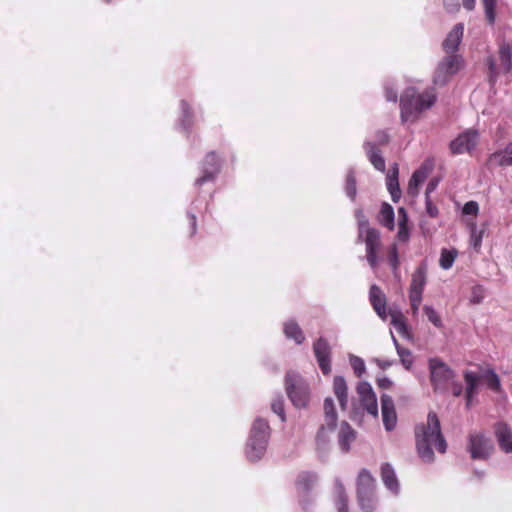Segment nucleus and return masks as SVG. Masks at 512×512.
<instances>
[{
	"label": "nucleus",
	"instance_id": "nucleus-61",
	"mask_svg": "<svg viewBox=\"0 0 512 512\" xmlns=\"http://www.w3.org/2000/svg\"><path fill=\"white\" fill-rule=\"evenodd\" d=\"M389 384H390V381L388 379H383V380L379 381V386L383 387V388L387 387Z\"/></svg>",
	"mask_w": 512,
	"mask_h": 512
},
{
	"label": "nucleus",
	"instance_id": "nucleus-22",
	"mask_svg": "<svg viewBox=\"0 0 512 512\" xmlns=\"http://www.w3.org/2000/svg\"><path fill=\"white\" fill-rule=\"evenodd\" d=\"M381 478L385 486L392 492H398L399 482L394 469L389 463H384L381 467Z\"/></svg>",
	"mask_w": 512,
	"mask_h": 512
},
{
	"label": "nucleus",
	"instance_id": "nucleus-42",
	"mask_svg": "<svg viewBox=\"0 0 512 512\" xmlns=\"http://www.w3.org/2000/svg\"><path fill=\"white\" fill-rule=\"evenodd\" d=\"M422 293V291L409 289V300L413 315H416L418 313L422 301Z\"/></svg>",
	"mask_w": 512,
	"mask_h": 512
},
{
	"label": "nucleus",
	"instance_id": "nucleus-33",
	"mask_svg": "<svg viewBox=\"0 0 512 512\" xmlns=\"http://www.w3.org/2000/svg\"><path fill=\"white\" fill-rule=\"evenodd\" d=\"M492 160L497 161L499 166L512 165V142L501 152H496L491 156Z\"/></svg>",
	"mask_w": 512,
	"mask_h": 512
},
{
	"label": "nucleus",
	"instance_id": "nucleus-24",
	"mask_svg": "<svg viewBox=\"0 0 512 512\" xmlns=\"http://www.w3.org/2000/svg\"><path fill=\"white\" fill-rule=\"evenodd\" d=\"M377 220L384 227L388 228L389 230H393L395 226L393 207L387 202H383L381 204Z\"/></svg>",
	"mask_w": 512,
	"mask_h": 512
},
{
	"label": "nucleus",
	"instance_id": "nucleus-6",
	"mask_svg": "<svg viewBox=\"0 0 512 512\" xmlns=\"http://www.w3.org/2000/svg\"><path fill=\"white\" fill-rule=\"evenodd\" d=\"M463 67V59L458 54L446 55L438 64L435 74L434 83L443 86L447 84L451 77L458 73Z\"/></svg>",
	"mask_w": 512,
	"mask_h": 512
},
{
	"label": "nucleus",
	"instance_id": "nucleus-47",
	"mask_svg": "<svg viewBox=\"0 0 512 512\" xmlns=\"http://www.w3.org/2000/svg\"><path fill=\"white\" fill-rule=\"evenodd\" d=\"M484 298V288L480 285L472 288L470 301L474 304H479Z\"/></svg>",
	"mask_w": 512,
	"mask_h": 512
},
{
	"label": "nucleus",
	"instance_id": "nucleus-1",
	"mask_svg": "<svg viewBox=\"0 0 512 512\" xmlns=\"http://www.w3.org/2000/svg\"><path fill=\"white\" fill-rule=\"evenodd\" d=\"M416 448L422 461L431 463L434 461L433 447L439 453H445L446 440L441 432L440 420L435 412H429L427 422L415 427Z\"/></svg>",
	"mask_w": 512,
	"mask_h": 512
},
{
	"label": "nucleus",
	"instance_id": "nucleus-59",
	"mask_svg": "<svg viewBox=\"0 0 512 512\" xmlns=\"http://www.w3.org/2000/svg\"><path fill=\"white\" fill-rule=\"evenodd\" d=\"M445 5H446V9L449 11V12H456L459 10V4L458 3H455L453 5H448L446 2H445Z\"/></svg>",
	"mask_w": 512,
	"mask_h": 512
},
{
	"label": "nucleus",
	"instance_id": "nucleus-9",
	"mask_svg": "<svg viewBox=\"0 0 512 512\" xmlns=\"http://www.w3.org/2000/svg\"><path fill=\"white\" fill-rule=\"evenodd\" d=\"M323 409L324 423L320 426L316 439L318 443L324 444L327 442L329 434L335 430L338 416L334 401L330 397L324 400Z\"/></svg>",
	"mask_w": 512,
	"mask_h": 512
},
{
	"label": "nucleus",
	"instance_id": "nucleus-41",
	"mask_svg": "<svg viewBox=\"0 0 512 512\" xmlns=\"http://www.w3.org/2000/svg\"><path fill=\"white\" fill-rule=\"evenodd\" d=\"M386 184H387V189L391 195L392 200L394 202H398L401 197V190L399 187L398 178L387 177Z\"/></svg>",
	"mask_w": 512,
	"mask_h": 512
},
{
	"label": "nucleus",
	"instance_id": "nucleus-26",
	"mask_svg": "<svg viewBox=\"0 0 512 512\" xmlns=\"http://www.w3.org/2000/svg\"><path fill=\"white\" fill-rule=\"evenodd\" d=\"M481 379V376L478 374L472 372V371H465L464 373V380L466 383V401L467 406L470 405L471 399L473 395L476 393L477 386L479 384V381Z\"/></svg>",
	"mask_w": 512,
	"mask_h": 512
},
{
	"label": "nucleus",
	"instance_id": "nucleus-14",
	"mask_svg": "<svg viewBox=\"0 0 512 512\" xmlns=\"http://www.w3.org/2000/svg\"><path fill=\"white\" fill-rule=\"evenodd\" d=\"M317 481V477L314 473L303 471L298 474L295 486L297 493L299 497L302 499L300 500V504L302 505L303 509H307L308 501L305 499V497L309 494V492L314 487L315 483Z\"/></svg>",
	"mask_w": 512,
	"mask_h": 512
},
{
	"label": "nucleus",
	"instance_id": "nucleus-11",
	"mask_svg": "<svg viewBox=\"0 0 512 512\" xmlns=\"http://www.w3.org/2000/svg\"><path fill=\"white\" fill-rule=\"evenodd\" d=\"M361 407L374 418L378 417V404L376 394L368 382H359L356 387Z\"/></svg>",
	"mask_w": 512,
	"mask_h": 512
},
{
	"label": "nucleus",
	"instance_id": "nucleus-57",
	"mask_svg": "<svg viewBox=\"0 0 512 512\" xmlns=\"http://www.w3.org/2000/svg\"><path fill=\"white\" fill-rule=\"evenodd\" d=\"M398 173H399L398 166H397V164H394V166L390 169L387 177L398 178Z\"/></svg>",
	"mask_w": 512,
	"mask_h": 512
},
{
	"label": "nucleus",
	"instance_id": "nucleus-12",
	"mask_svg": "<svg viewBox=\"0 0 512 512\" xmlns=\"http://www.w3.org/2000/svg\"><path fill=\"white\" fill-rule=\"evenodd\" d=\"M479 134L476 130L468 129L463 133L459 134L457 138H455L450 143L451 153L463 154L470 153L478 144Z\"/></svg>",
	"mask_w": 512,
	"mask_h": 512
},
{
	"label": "nucleus",
	"instance_id": "nucleus-28",
	"mask_svg": "<svg viewBox=\"0 0 512 512\" xmlns=\"http://www.w3.org/2000/svg\"><path fill=\"white\" fill-rule=\"evenodd\" d=\"M468 227L470 230V244L476 252H479L482 246L485 227L478 230L474 220L468 222Z\"/></svg>",
	"mask_w": 512,
	"mask_h": 512
},
{
	"label": "nucleus",
	"instance_id": "nucleus-40",
	"mask_svg": "<svg viewBox=\"0 0 512 512\" xmlns=\"http://www.w3.org/2000/svg\"><path fill=\"white\" fill-rule=\"evenodd\" d=\"M393 340L402 364L406 369H409L413 363L411 351L407 348L400 346L396 338L393 337Z\"/></svg>",
	"mask_w": 512,
	"mask_h": 512
},
{
	"label": "nucleus",
	"instance_id": "nucleus-10",
	"mask_svg": "<svg viewBox=\"0 0 512 512\" xmlns=\"http://www.w3.org/2000/svg\"><path fill=\"white\" fill-rule=\"evenodd\" d=\"M492 450L493 445L490 439L483 433L475 432L469 434L468 451L472 459H487Z\"/></svg>",
	"mask_w": 512,
	"mask_h": 512
},
{
	"label": "nucleus",
	"instance_id": "nucleus-39",
	"mask_svg": "<svg viewBox=\"0 0 512 512\" xmlns=\"http://www.w3.org/2000/svg\"><path fill=\"white\" fill-rule=\"evenodd\" d=\"M387 260L389 265L392 268L393 274L397 277L399 274V256H398V248L396 244L390 246L388 250Z\"/></svg>",
	"mask_w": 512,
	"mask_h": 512
},
{
	"label": "nucleus",
	"instance_id": "nucleus-8",
	"mask_svg": "<svg viewBox=\"0 0 512 512\" xmlns=\"http://www.w3.org/2000/svg\"><path fill=\"white\" fill-rule=\"evenodd\" d=\"M221 170V159L215 151L208 152L201 166V175L195 180V186L201 187L207 182H213Z\"/></svg>",
	"mask_w": 512,
	"mask_h": 512
},
{
	"label": "nucleus",
	"instance_id": "nucleus-20",
	"mask_svg": "<svg viewBox=\"0 0 512 512\" xmlns=\"http://www.w3.org/2000/svg\"><path fill=\"white\" fill-rule=\"evenodd\" d=\"M333 391L339 401L342 410H346L348 406V387L342 376H335L333 380Z\"/></svg>",
	"mask_w": 512,
	"mask_h": 512
},
{
	"label": "nucleus",
	"instance_id": "nucleus-13",
	"mask_svg": "<svg viewBox=\"0 0 512 512\" xmlns=\"http://www.w3.org/2000/svg\"><path fill=\"white\" fill-rule=\"evenodd\" d=\"M313 351L318 365L324 375L331 373V347L324 338L317 339L313 344Z\"/></svg>",
	"mask_w": 512,
	"mask_h": 512
},
{
	"label": "nucleus",
	"instance_id": "nucleus-37",
	"mask_svg": "<svg viewBox=\"0 0 512 512\" xmlns=\"http://www.w3.org/2000/svg\"><path fill=\"white\" fill-rule=\"evenodd\" d=\"M182 111V123L186 129H190L194 123V114L190 104L186 100L180 101Z\"/></svg>",
	"mask_w": 512,
	"mask_h": 512
},
{
	"label": "nucleus",
	"instance_id": "nucleus-18",
	"mask_svg": "<svg viewBox=\"0 0 512 512\" xmlns=\"http://www.w3.org/2000/svg\"><path fill=\"white\" fill-rule=\"evenodd\" d=\"M464 32L463 24H456L453 29L448 33L447 37L443 41V49L449 54H455L458 49V46L461 42L462 36Z\"/></svg>",
	"mask_w": 512,
	"mask_h": 512
},
{
	"label": "nucleus",
	"instance_id": "nucleus-17",
	"mask_svg": "<svg viewBox=\"0 0 512 512\" xmlns=\"http://www.w3.org/2000/svg\"><path fill=\"white\" fill-rule=\"evenodd\" d=\"M370 303L377 313V315L385 320L387 318V305L386 296L382 292L381 288L377 285H372L369 291Z\"/></svg>",
	"mask_w": 512,
	"mask_h": 512
},
{
	"label": "nucleus",
	"instance_id": "nucleus-54",
	"mask_svg": "<svg viewBox=\"0 0 512 512\" xmlns=\"http://www.w3.org/2000/svg\"><path fill=\"white\" fill-rule=\"evenodd\" d=\"M463 387L462 384L459 382H452L451 383V392L454 396L458 397L462 394Z\"/></svg>",
	"mask_w": 512,
	"mask_h": 512
},
{
	"label": "nucleus",
	"instance_id": "nucleus-21",
	"mask_svg": "<svg viewBox=\"0 0 512 512\" xmlns=\"http://www.w3.org/2000/svg\"><path fill=\"white\" fill-rule=\"evenodd\" d=\"M365 150L371 164L379 171H385V160L381 155V151L377 148L374 143L367 142L365 144Z\"/></svg>",
	"mask_w": 512,
	"mask_h": 512
},
{
	"label": "nucleus",
	"instance_id": "nucleus-49",
	"mask_svg": "<svg viewBox=\"0 0 512 512\" xmlns=\"http://www.w3.org/2000/svg\"><path fill=\"white\" fill-rule=\"evenodd\" d=\"M478 211H479V205L475 201H469V202L465 203L463 206V209H462V212L465 215L477 216Z\"/></svg>",
	"mask_w": 512,
	"mask_h": 512
},
{
	"label": "nucleus",
	"instance_id": "nucleus-58",
	"mask_svg": "<svg viewBox=\"0 0 512 512\" xmlns=\"http://www.w3.org/2000/svg\"><path fill=\"white\" fill-rule=\"evenodd\" d=\"M436 185H437V182H434V181H430L428 183L427 188H426V198L429 197V193L434 191V189L436 188Z\"/></svg>",
	"mask_w": 512,
	"mask_h": 512
},
{
	"label": "nucleus",
	"instance_id": "nucleus-60",
	"mask_svg": "<svg viewBox=\"0 0 512 512\" xmlns=\"http://www.w3.org/2000/svg\"><path fill=\"white\" fill-rule=\"evenodd\" d=\"M379 142L381 144H386L388 142V135L385 132L379 133Z\"/></svg>",
	"mask_w": 512,
	"mask_h": 512
},
{
	"label": "nucleus",
	"instance_id": "nucleus-23",
	"mask_svg": "<svg viewBox=\"0 0 512 512\" xmlns=\"http://www.w3.org/2000/svg\"><path fill=\"white\" fill-rule=\"evenodd\" d=\"M375 479L366 469H362L357 478V494L374 492Z\"/></svg>",
	"mask_w": 512,
	"mask_h": 512
},
{
	"label": "nucleus",
	"instance_id": "nucleus-38",
	"mask_svg": "<svg viewBox=\"0 0 512 512\" xmlns=\"http://www.w3.org/2000/svg\"><path fill=\"white\" fill-rule=\"evenodd\" d=\"M481 379H483L487 386L493 390V391H499L501 388V383L498 375L495 373L494 370L488 369L482 376Z\"/></svg>",
	"mask_w": 512,
	"mask_h": 512
},
{
	"label": "nucleus",
	"instance_id": "nucleus-55",
	"mask_svg": "<svg viewBox=\"0 0 512 512\" xmlns=\"http://www.w3.org/2000/svg\"><path fill=\"white\" fill-rule=\"evenodd\" d=\"M188 218H189V222H190V226H191V235H194L197 230L196 216L194 214H189Z\"/></svg>",
	"mask_w": 512,
	"mask_h": 512
},
{
	"label": "nucleus",
	"instance_id": "nucleus-5",
	"mask_svg": "<svg viewBox=\"0 0 512 512\" xmlns=\"http://www.w3.org/2000/svg\"><path fill=\"white\" fill-rule=\"evenodd\" d=\"M362 236H364L367 261L371 268L375 269L379 263L378 253L381 248L380 232L375 228L369 227L367 220H363L359 222V238Z\"/></svg>",
	"mask_w": 512,
	"mask_h": 512
},
{
	"label": "nucleus",
	"instance_id": "nucleus-25",
	"mask_svg": "<svg viewBox=\"0 0 512 512\" xmlns=\"http://www.w3.org/2000/svg\"><path fill=\"white\" fill-rule=\"evenodd\" d=\"M500 66L503 68V71L509 73L512 71V45L509 43L503 42L499 46L498 51Z\"/></svg>",
	"mask_w": 512,
	"mask_h": 512
},
{
	"label": "nucleus",
	"instance_id": "nucleus-7",
	"mask_svg": "<svg viewBox=\"0 0 512 512\" xmlns=\"http://www.w3.org/2000/svg\"><path fill=\"white\" fill-rule=\"evenodd\" d=\"M430 380L435 391L447 389L450 381L454 378V371L438 358L429 361Z\"/></svg>",
	"mask_w": 512,
	"mask_h": 512
},
{
	"label": "nucleus",
	"instance_id": "nucleus-19",
	"mask_svg": "<svg viewBox=\"0 0 512 512\" xmlns=\"http://www.w3.org/2000/svg\"><path fill=\"white\" fill-rule=\"evenodd\" d=\"M356 439V431L350 426L349 423L343 421L340 424L338 432V444L342 452L347 453L350 451L351 444Z\"/></svg>",
	"mask_w": 512,
	"mask_h": 512
},
{
	"label": "nucleus",
	"instance_id": "nucleus-48",
	"mask_svg": "<svg viewBox=\"0 0 512 512\" xmlns=\"http://www.w3.org/2000/svg\"><path fill=\"white\" fill-rule=\"evenodd\" d=\"M487 64L489 67V81H490V83L494 84L498 77V71H497L496 63H495V60L493 59V57H489L487 59Z\"/></svg>",
	"mask_w": 512,
	"mask_h": 512
},
{
	"label": "nucleus",
	"instance_id": "nucleus-29",
	"mask_svg": "<svg viewBox=\"0 0 512 512\" xmlns=\"http://www.w3.org/2000/svg\"><path fill=\"white\" fill-rule=\"evenodd\" d=\"M426 177H427V173L425 170H423V169L416 170L412 174V176L409 180L408 187H407V193L410 196H416L418 194L419 186L425 181Z\"/></svg>",
	"mask_w": 512,
	"mask_h": 512
},
{
	"label": "nucleus",
	"instance_id": "nucleus-46",
	"mask_svg": "<svg viewBox=\"0 0 512 512\" xmlns=\"http://www.w3.org/2000/svg\"><path fill=\"white\" fill-rule=\"evenodd\" d=\"M351 366H352L354 373L356 374L357 377H361V375L366 370L364 361L359 357H353L351 359Z\"/></svg>",
	"mask_w": 512,
	"mask_h": 512
},
{
	"label": "nucleus",
	"instance_id": "nucleus-30",
	"mask_svg": "<svg viewBox=\"0 0 512 512\" xmlns=\"http://www.w3.org/2000/svg\"><path fill=\"white\" fill-rule=\"evenodd\" d=\"M389 315L391 317V323L394 325L396 330L402 335L407 334L408 326L406 324V318L402 312L398 310H390Z\"/></svg>",
	"mask_w": 512,
	"mask_h": 512
},
{
	"label": "nucleus",
	"instance_id": "nucleus-16",
	"mask_svg": "<svg viewBox=\"0 0 512 512\" xmlns=\"http://www.w3.org/2000/svg\"><path fill=\"white\" fill-rule=\"evenodd\" d=\"M494 434L498 445L505 453L512 452V429L505 422H497L494 425Z\"/></svg>",
	"mask_w": 512,
	"mask_h": 512
},
{
	"label": "nucleus",
	"instance_id": "nucleus-2",
	"mask_svg": "<svg viewBox=\"0 0 512 512\" xmlns=\"http://www.w3.org/2000/svg\"><path fill=\"white\" fill-rule=\"evenodd\" d=\"M437 100L434 88H427L422 92L414 87L407 88L400 98L401 120L403 123L415 122L421 113L430 109Z\"/></svg>",
	"mask_w": 512,
	"mask_h": 512
},
{
	"label": "nucleus",
	"instance_id": "nucleus-35",
	"mask_svg": "<svg viewBox=\"0 0 512 512\" xmlns=\"http://www.w3.org/2000/svg\"><path fill=\"white\" fill-rule=\"evenodd\" d=\"M358 503L364 512H373L375 509L374 492L357 494Z\"/></svg>",
	"mask_w": 512,
	"mask_h": 512
},
{
	"label": "nucleus",
	"instance_id": "nucleus-4",
	"mask_svg": "<svg viewBox=\"0 0 512 512\" xmlns=\"http://www.w3.org/2000/svg\"><path fill=\"white\" fill-rule=\"evenodd\" d=\"M286 393L295 407H306L309 402V387L303 377L289 371L285 376Z\"/></svg>",
	"mask_w": 512,
	"mask_h": 512
},
{
	"label": "nucleus",
	"instance_id": "nucleus-34",
	"mask_svg": "<svg viewBox=\"0 0 512 512\" xmlns=\"http://www.w3.org/2000/svg\"><path fill=\"white\" fill-rule=\"evenodd\" d=\"M335 505L338 512H348V497L342 484L335 488Z\"/></svg>",
	"mask_w": 512,
	"mask_h": 512
},
{
	"label": "nucleus",
	"instance_id": "nucleus-50",
	"mask_svg": "<svg viewBox=\"0 0 512 512\" xmlns=\"http://www.w3.org/2000/svg\"><path fill=\"white\" fill-rule=\"evenodd\" d=\"M426 211L428 213L429 216L431 217H437L438 216V208L436 207V205H434L431 200L429 199V197L426 198Z\"/></svg>",
	"mask_w": 512,
	"mask_h": 512
},
{
	"label": "nucleus",
	"instance_id": "nucleus-51",
	"mask_svg": "<svg viewBox=\"0 0 512 512\" xmlns=\"http://www.w3.org/2000/svg\"><path fill=\"white\" fill-rule=\"evenodd\" d=\"M397 238L402 241V242H405L408 240L409 238V231H408V226L407 225H399V229H398V233H397Z\"/></svg>",
	"mask_w": 512,
	"mask_h": 512
},
{
	"label": "nucleus",
	"instance_id": "nucleus-53",
	"mask_svg": "<svg viewBox=\"0 0 512 512\" xmlns=\"http://www.w3.org/2000/svg\"><path fill=\"white\" fill-rule=\"evenodd\" d=\"M398 226L399 225H407L408 223V216L404 208H399L398 210Z\"/></svg>",
	"mask_w": 512,
	"mask_h": 512
},
{
	"label": "nucleus",
	"instance_id": "nucleus-15",
	"mask_svg": "<svg viewBox=\"0 0 512 512\" xmlns=\"http://www.w3.org/2000/svg\"><path fill=\"white\" fill-rule=\"evenodd\" d=\"M381 412L385 429L392 431L397 424V414L394 401L392 397L387 394L381 396Z\"/></svg>",
	"mask_w": 512,
	"mask_h": 512
},
{
	"label": "nucleus",
	"instance_id": "nucleus-32",
	"mask_svg": "<svg viewBox=\"0 0 512 512\" xmlns=\"http://www.w3.org/2000/svg\"><path fill=\"white\" fill-rule=\"evenodd\" d=\"M426 284V270L424 267H418L412 275L410 289L422 291Z\"/></svg>",
	"mask_w": 512,
	"mask_h": 512
},
{
	"label": "nucleus",
	"instance_id": "nucleus-31",
	"mask_svg": "<svg viewBox=\"0 0 512 512\" xmlns=\"http://www.w3.org/2000/svg\"><path fill=\"white\" fill-rule=\"evenodd\" d=\"M498 0H481L486 22L493 26L496 21V7Z\"/></svg>",
	"mask_w": 512,
	"mask_h": 512
},
{
	"label": "nucleus",
	"instance_id": "nucleus-44",
	"mask_svg": "<svg viewBox=\"0 0 512 512\" xmlns=\"http://www.w3.org/2000/svg\"><path fill=\"white\" fill-rule=\"evenodd\" d=\"M271 409L282 421H285L284 401L282 396L279 395L273 399Z\"/></svg>",
	"mask_w": 512,
	"mask_h": 512
},
{
	"label": "nucleus",
	"instance_id": "nucleus-3",
	"mask_svg": "<svg viewBox=\"0 0 512 512\" xmlns=\"http://www.w3.org/2000/svg\"><path fill=\"white\" fill-rule=\"evenodd\" d=\"M270 433L271 428L267 420L263 418L255 419L250 430L245 451L250 461H257L262 458L268 445Z\"/></svg>",
	"mask_w": 512,
	"mask_h": 512
},
{
	"label": "nucleus",
	"instance_id": "nucleus-56",
	"mask_svg": "<svg viewBox=\"0 0 512 512\" xmlns=\"http://www.w3.org/2000/svg\"><path fill=\"white\" fill-rule=\"evenodd\" d=\"M475 5L476 0H463V7L468 11L474 10Z\"/></svg>",
	"mask_w": 512,
	"mask_h": 512
},
{
	"label": "nucleus",
	"instance_id": "nucleus-45",
	"mask_svg": "<svg viewBox=\"0 0 512 512\" xmlns=\"http://www.w3.org/2000/svg\"><path fill=\"white\" fill-rule=\"evenodd\" d=\"M346 193L351 198L354 199L356 195V180L353 174H348L346 177Z\"/></svg>",
	"mask_w": 512,
	"mask_h": 512
},
{
	"label": "nucleus",
	"instance_id": "nucleus-27",
	"mask_svg": "<svg viewBox=\"0 0 512 512\" xmlns=\"http://www.w3.org/2000/svg\"><path fill=\"white\" fill-rule=\"evenodd\" d=\"M284 333L287 338L293 339L297 344H301L305 340L302 329L294 320H289L284 324Z\"/></svg>",
	"mask_w": 512,
	"mask_h": 512
},
{
	"label": "nucleus",
	"instance_id": "nucleus-36",
	"mask_svg": "<svg viewBox=\"0 0 512 512\" xmlns=\"http://www.w3.org/2000/svg\"><path fill=\"white\" fill-rule=\"evenodd\" d=\"M458 255L456 249H442L439 264L441 268L448 270L453 266V263Z\"/></svg>",
	"mask_w": 512,
	"mask_h": 512
},
{
	"label": "nucleus",
	"instance_id": "nucleus-43",
	"mask_svg": "<svg viewBox=\"0 0 512 512\" xmlns=\"http://www.w3.org/2000/svg\"><path fill=\"white\" fill-rule=\"evenodd\" d=\"M424 314L427 316L428 320L437 328L442 327V320L438 313L431 306L423 307Z\"/></svg>",
	"mask_w": 512,
	"mask_h": 512
},
{
	"label": "nucleus",
	"instance_id": "nucleus-52",
	"mask_svg": "<svg viewBox=\"0 0 512 512\" xmlns=\"http://www.w3.org/2000/svg\"><path fill=\"white\" fill-rule=\"evenodd\" d=\"M385 97L388 101L396 102L398 99V93L392 87H385Z\"/></svg>",
	"mask_w": 512,
	"mask_h": 512
}]
</instances>
